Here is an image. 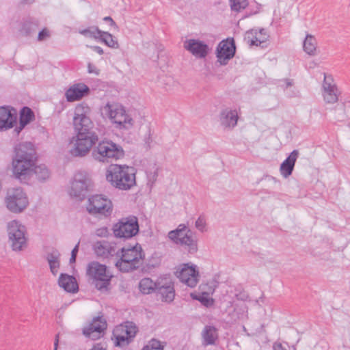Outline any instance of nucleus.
<instances>
[{
	"label": "nucleus",
	"mask_w": 350,
	"mask_h": 350,
	"mask_svg": "<svg viewBox=\"0 0 350 350\" xmlns=\"http://www.w3.org/2000/svg\"><path fill=\"white\" fill-rule=\"evenodd\" d=\"M90 107L81 103L75 108L72 124L76 132V141L70 150L72 156L83 157L86 156L92 147L98 141V136L94 131V124L90 115Z\"/></svg>",
	"instance_id": "obj_1"
},
{
	"label": "nucleus",
	"mask_w": 350,
	"mask_h": 350,
	"mask_svg": "<svg viewBox=\"0 0 350 350\" xmlns=\"http://www.w3.org/2000/svg\"><path fill=\"white\" fill-rule=\"evenodd\" d=\"M36 161V150L31 142H23L16 145L12 161L14 178L21 181L29 178Z\"/></svg>",
	"instance_id": "obj_2"
},
{
	"label": "nucleus",
	"mask_w": 350,
	"mask_h": 350,
	"mask_svg": "<svg viewBox=\"0 0 350 350\" xmlns=\"http://www.w3.org/2000/svg\"><path fill=\"white\" fill-rule=\"evenodd\" d=\"M136 170L126 165L111 164L106 172V179L120 190H129L136 184Z\"/></svg>",
	"instance_id": "obj_3"
},
{
	"label": "nucleus",
	"mask_w": 350,
	"mask_h": 350,
	"mask_svg": "<svg viewBox=\"0 0 350 350\" xmlns=\"http://www.w3.org/2000/svg\"><path fill=\"white\" fill-rule=\"evenodd\" d=\"M120 258L115 265L117 269L124 273L131 272L139 269L144 263V252L138 243L131 247H122L119 253Z\"/></svg>",
	"instance_id": "obj_4"
},
{
	"label": "nucleus",
	"mask_w": 350,
	"mask_h": 350,
	"mask_svg": "<svg viewBox=\"0 0 350 350\" xmlns=\"http://www.w3.org/2000/svg\"><path fill=\"white\" fill-rule=\"evenodd\" d=\"M92 157L98 162L109 163L124 157V151L121 146L110 140H103L92 150Z\"/></svg>",
	"instance_id": "obj_5"
},
{
	"label": "nucleus",
	"mask_w": 350,
	"mask_h": 350,
	"mask_svg": "<svg viewBox=\"0 0 350 350\" xmlns=\"http://www.w3.org/2000/svg\"><path fill=\"white\" fill-rule=\"evenodd\" d=\"M87 274L92 280L95 287L100 291H107L113 275L105 265L93 261L88 264Z\"/></svg>",
	"instance_id": "obj_6"
},
{
	"label": "nucleus",
	"mask_w": 350,
	"mask_h": 350,
	"mask_svg": "<svg viewBox=\"0 0 350 350\" xmlns=\"http://www.w3.org/2000/svg\"><path fill=\"white\" fill-rule=\"evenodd\" d=\"M103 110L111 122L116 124L117 129H128L133 126V119L121 105L115 103H107L103 107Z\"/></svg>",
	"instance_id": "obj_7"
},
{
	"label": "nucleus",
	"mask_w": 350,
	"mask_h": 350,
	"mask_svg": "<svg viewBox=\"0 0 350 350\" xmlns=\"http://www.w3.org/2000/svg\"><path fill=\"white\" fill-rule=\"evenodd\" d=\"M86 210L94 217H108L112 214L113 204L108 198L103 195H94L88 198Z\"/></svg>",
	"instance_id": "obj_8"
},
{
	"label": "nucleus",
	"mask_w": 350,
	"mask_h": 350,
	"mask_svg": "<svg viewBox=\"0 0 350 350\" xmlns=\"http://www.w3.org/2000/svg\"><path fill=\"white\" fill-rule=\"evenodd\" d=\"M9 242L14 251H21L27 247L26 228L19 221L12 220L8 224Z\"/></svg>",
	"instance_id": "obj_9"
},
{
	"label": "nucleus",
	"mask_w": 350,
	"mask_h": 350,
	"mask_svg": "<svg viewBox=\"0 0 350 350\" xmlns=\"http://www.w3.org/2000/svg\"><path fill=\"white\" fill-rule=\"evenodd\" d=\"M114 236L118 238L129 239L135 236L139 232L137 217L130 215L120 219L113 226Z\"/></svg>",
	"instance_id": "obj_10"
},
{
	"label": "nucleus",
	"mask_w": 350,
	"mask_h": 350,
	"mask_svg": "<svg viewBox=\"0 0 350 350\" xmlns=\"http://www.w3.org/2000/svg\"><path fill=\"white\" fill-rule=\"evenodd\" d=\"M7 208L12 213L23 211L29 204L28 198L21 187L10 189L5 198Z\"/></svg>",
	"instance_id": "obj_11"
},
{
	"label": "nucleus",
	"mask_w": 350,
	"mask_h": 350,
	"mask_svg": "<svg viewBox=\"0 0 350 350\" xmlns=\"http://www.w3.org/2000/svg\"><path fill=\"white\" fill-rule=\"evenodd\" d=\"M91 185L89 174L85 171H79L74 176L69 193L72 197L82 200L89 191Z\"/></svg>",
	"instance_id": "obj_12"
},
{
	"label": "nucleus",
	"mask_w": 350,
	"mask_h": 350,
	"mask_svg": "<svg viewBox=\"0 0 350 350\" xmlns=\"http://www.w3.org/2000/svg\"><path fill=\"white\" fill-rule=\"evenodd\" d=\"M180 281L189 287H195L199 282V271L196 265L183 264L176 271Z\"/></svg>",
	"instance_id": "obj_13"
},
{
	"label": "nucleus",
	"mask_w": 350,
	"mask_h": 350,
	"mask_svg": "<svg viewBox=\"0 0 350 350\" xmlns=\"http://www.w3.org/2000/svg\"><path fill=\"white\" fill-rule=\"evenodd\" d=\"M236 51V46L233 38L221 41L216 49V57L220 65H226L231 59Z\"/></svg>",
	"instance_id": "obj_14"
},
{
	"label": "nucleus",
	"mask_w": 350,
	"mask_h": 350,
	"mask_svg": "<svg viewBox=\"0 0 350 350\" xmlns=\"http://www.w3.org/2000/svg\"><path fill=\"white\" fill-rule=\"evenodd\" d=\"M340 92L332 75L324 73L322 85V96L327 104H334L338 100Z\"/></svg>",
	"instance_id": "obj_15"
},
{
	"label": "nucleus",
	"mask_w": 350,
	"mask_h": 350,
	"mask_svg": "<svg viewBox=\"0 0 350 350\" xmlns=\"http://www.w3.org/2000/svg\"><path fill=\"white\" fill-rule=\"evenodd\" d=\"M157 293L161 295L162 301L172 302L175 297L174 284L169 277L159 278L157 280Z\"/></svg>",
	"instance_id": "obj_16"
},
{
	"label": "nucleus",
	"mask_w": 350,
	"mask_h": 350,
	"mask_svg": "<svg viewBox=\"0 0 350 350\" xmlns=\"http://www.w3.org/2000/svg\"><path fill=\"white\" fill-rule=\"evenodd\" d=\"M184 48L198 58H204L208 53V46L196 39H189L184 42Z\"/></svg>",
	"instance_id": "obj_17"
},
{
	"label": "nucleus",
	"mask_w": 350,
	"mask_h": 350,
	"mask_svg": "<svg viewBox=\"0 0 350 350\" xmlns=\"http://www.w3.org/2000/svg\"><path fill=\"white\" fill-rule=\"evenodd\" d=\"M16 110L6 107H0V131L12 128L16 123Z\"/></svg>",
	"instance_id": "obj_18"
},
{
	"label": "nucleus",
	"mask_w": 350,
	"mask_h": 350,
	"mask_svg": "<svg viewBox=\"0 0 350 350\" xmlns=\"http://www.w3.org/2000/svg\"><path fill=\"white\" fill-rule=\"evenodd\" d=\"M220 124L225 129H234L238 122L239 115L236 109L225 108L219 113Z\"/></svg>",
	"instance_id": "obj_19"
},
{
	"label": "nucleus",
	"mask_w": 350,
	"mask_h": 350,
	"mask_svg": "<svg viewBox=\"0 0 350 350\" xmlns=\"http://www.w3.org/2000/svg\"><path fill=\"white\" fill-rule=\"evenodd\" d=\"M269 38V36L265 29L259 30L252 29L245 33V40L250 46L264 47Z\"/></svg>",
	"instance_id": "obj_20"
},
{
	"label": "nucleus",
	"mask_w": 350,
	"mask_h": 350,
	"mask_svg": "<svg viewBox=\"0 0 350 350\" xmlns=\"http://www.w3.org/2000/svg\"><path fill=\"white\" fill-rule=\"evenodd\" d=\"M90 88L83 83H78L71 85L65 92V97L68 102H75L81 100L88 95Z\"/></svg>",
	"instance_id": "obj_21"
},
{
	"label": "nucleus",
	"mask_w": 350,
	"mask_h": 350,
	"mask_svg": "<svg viewBox=\"0 0 350 350\" xmlns=\"http://www.w3.org/2000/svg\"><path fill=\"white\" fill-rule=\"evenodd\" d=\"M94 251L97 256L103 258H109L114 254L119 255V252H116V244L107 241L96 242L94 245Z\"/></svg>",
	"instance_id": "obj_22"
},
{
	"label": "nucleus",
	"mask_w": 350,
	"mask_h": 350,
	"mask_svg": "<svg viewBox=\"0 0 350 350\" xmlns=\"http://www.w3.org/2000/svg\"><path fill=\"white\" fill-rule=\"evenodd\" d=\"M299 152L294 150L289 156L282 163L280 171L281 175L284 178H288L292 174L296 160L298 157Z\"/></svg>",
	"instance_id": "obj_23"
},
{
	"label": "nucleus",
	"mask_w": 350,
	"mask_h": 350,
	"mask_svg": "<svg viewBox=\"0 0 350 350\" xmlns=\"http://www.w3.org/2000/svg\"><path fill=\"white\" fill-rule=\"evenodd\" d=\"M176 244L184 247L189 252L192 254L198 250L197 240L191 230H188L187 234H185L181 240L179 239Z\"/></svg>",
	"instance_id": "obj_24"
},
{
	"label": "nucleus",
	"mask_w": 350,
	"mask_h": 350,
	"mask_svg": "<svg viewBox=\"0 0 350 350\" xmlns=\"http://www.w3.org/2000/svg\"><path fill=\"white\" fill-rule=\"evenodd\" d=\"M58 284L66 291L69 293H75L78 291V284L76 279L66 273H62L58 279Z\"/></svg>",
	"instance_id": "obj_25"
},
{
	"label": "nucleus",
	"mask_w": 350,
	"mask_h": 350,
	"mask_svg": "<svg viewBox=\"0 0 350 350\" xmlns=\"http://www.w3.org/2000/svg\"><path fill=\"white\" fill-rule=\"evenodd\" d=\"M202 344L214 345L218 338L217 329L212 325H206L202 332Z\"/></svg>",
	"instance_id": "obj_26"
},
{
	"label": "nucleus",
	"mask_w": 350,
	"mask_h": 350,
	"mask_svg": "<svg viewBox=\"0 0 350 350\" xmlns=\"http://www.w3.org/2000/svg\"><path fill=\"white\" fill-rule=\"evenodd\" d=\"M46 259L49 263L50 271L53 275H57L60 267V254L58 251L48 253Z\"/></svg>",
	"instance_id": "obj_27"
},
{
	"label": "nucleus",
	"mask_w": 350,
	"mask_h": 350,
	"mask_svg": "<svg viewBox=\"0 0 350 350\" xmlns=\"http://www.w3.org/2000/svg\"><path fill=\"white\" fill-rule=\"evenodd\" d=\"M33 117V113L32 111L27 107H23L20 115V126L19 127H16L14 129V131L16 133L17 135L23 129V128L28 123H29L31 121Z\"/></svg>",
	"instance_id": "obj_28"
},
{
	"label": "nucleus",
	"mask_w": 350,
	"mask_h": 350,
	"mask_svg": "<svg viewBox=\"0 0 350 350\" xmlns=\"http://www.w3.org/2000/svg\"><path fill=\"white\" fill-rule=\"evenodd\" d=\"M157 280L154 282L149 278H142L139 283V291L143 294H150L157 291Z\"/></svg>",
	"instance_id": "obj_29"
},
{
	"label": "nucleus",
	"mask_w": 350,
	"mask_h": 350,
	"mask_svg": "<svg viewBox=\"0 0 350 350\" xmlns=\"http://www.w3.org/2000/svg\"><path fill=\"white\" fill-rule=\"evenodd\" d=\"M190 230L185 224H179L176 229L171 230L168 232V238L174 243L178 240H181L185 234H187V230Z\"/></svg>",
	"instance_id": "obj_30"
},
{
	"label": "nucleus",
	"mask_w": 350,
	"mask_h": 350,
	"mask_svg": "<svg viewBox=\"0 0 350 350\" xmlns=\"http://www.w3.org/2000/svg\"><path fill=\"white\" fill-rule=\"evenodd\" d=\"M317 48V41L316 38L310 34H307L303 43L304 51L310 55H315Z\"/></svg>",
	"instance_id": "obj_31"
},
{
	"label": "nucleus",
	"mask_w": 350,
	"mask_h": 350,
	"mask_svg": "<svg viewBox=\"0 0 350 350\" xmlns=\"http://www.w3.org/2000/svg\"><path fill=\"white\" fill-rule=\"evenodd\" d=\"M35 174L40 181H44L50 176V172L44 165H36L35 164L31 171V175Z\"/></svg>",
	"instance_id": "obj_32"
},
{
	"label": "nucleus",
	"mask_w": 350,
	"mask_h": 350,
	"mask_svg": "<svg viewBox=\"0 0 350 350\" xmlns=\"http://www.w3.org/2000/svg\"><path fill=\"white\" fill-rule=\"evenodd\" d=\"M101 30L96 26H91L86 29H79V33L85 38L98 40L100 37Z\"/></svg>",
	"instance_id": "obj_33"
},
{
	"label": "nucleus",
	"mask_w": 350,
	"mask_h": 350,
	"mask_svg": "<svg viewBox=\"0 0 350 350\" xmlns=\"http://www.w3.org/2000/svg\"><path fill=\"white\" fill-rule=\"evenodd\" d=\"M83 333L86 337L92 340L98 339L103 334V332L100 330L98 327H94L91 323L83 329Z\"/></svg>",
	"instance_id": "obj_34"
},
{
	"label": "nucleus",
	"mask_w": 350,
	"mask_h": 350,
	"mask_svg": "<svg viewBox=\"0 0 350 350\" xmlns=\"http://www.w3.org/2000/svg\"><path fill=\"white\" fill-rule=\"evenodd\" d=\"M98 40L100 42L105 43L107 46L109 47L113 48V49H118L119 48V44L113 36L107 31H101L100 37L99 38Z\"/></svg>",
	"instance_id": "obj_35"
},
{
	"label": "nucleus",
	"mask_w": 350,
	"mask_h": 350,
	"mask_svg": "<svg viewBox=\"0 0 350 350\" xmlns=\"http://www.w3.org/2000/svg\"><path fill=\"white\" fill-rule=\"evenodd\" d=\"M120 330H122V328H115L113 331V336L115 339L114 343L116 346L124 347L130 342L131 339L133 337H130L129 336H120L119 334Z\"/></svg>",
	"instance_id": "obj_36"
},
{
	"label": "nucleus",
	"mask_w": 350,
	"mask_h": 350,
	"mask_svg": "<svg viewBox=\"0 0 350 350\" xmlns=\"http://www.w3.org/2000/svg\"><path fill=\"white\" fill-rule=\"evenodd\" d=\"M232 316L234 321H243L247 319L248 318L247 306L245 304L237 305L234 308Z\"/></svg>",
	"instance_id": "obj_37"
},
{
	"label": "nucleus",
	"mask_w": 350,
	"mask_h": 350,
	"mask_svg": "<svg viewBox=\"0 0 350 350\" xmlns=\"http://www.w3.org/2000/svg\"><path fill=\"white\" fill-rule=\"evenodd\" d=\"M38 27V23L37 21H27L22 24V27L20 31L22 34L29 36L36 32Z\"/></svg>",
	"instance_id": "obj_38"
},
{
	"label": "nucleus",
	"mask_w": 350,
	"mask_h": 350,
	"mask_svg": "<svg viewBox=\"0 0 350 350\" xmlns=\"http://www.w3.org/2000/svg\"><path fill=\"white\" fill-rule=\"evenodd\" d=\"M116 328H122V330H120L119 334L120 336H129L130 337H134L137 333V327L135 326H128L120 325Z\"/></svg>",
	"instance_id": "obj_39"
},
{
	"label": "nucleus",
	"mask_w": 350,
	"mask_h": 350,
	"mask_svg": "<svg viewBox=\"0 0 350 350\" xmlns=\"http://www.w3.org/2000/svg\"><path fill=\"white\" fill-rule=\"evenodd\" d=\"M231 9L234 11L239 12L245 9L247 5V0H230Z\"/></svg>",
	"instance_id": "obj_40"
},
{
	"label": "nucleus",
	"mask_w": 350,
	"mask_h": 350,
	"mask_svg": "<svg viewBox=\"0 0 350 350\" xmlns=\"http://www.w3.org/2000/svg\"><path fill=\"white\" fill-rule=\"evenodd\" d=\"M196 228L200 232L206 231V219L204 215H200L195 223Z\"/></svg>",
	"instance_id": "obj_41"
},
{
	"label": "nucleus",
	"mask_w": 350,
	"mask_h": 350,
	"mask_svg": "<svg viewBox=\"0 0 350 350\" xmlns=\"http://www.w3.org/2000/svg\"><path fill=\"white\" fill-rule=\"evenodd\" d=\"M90 323L94 327H98L100 328V330L103 332H104V330L107 328L106 321L102 317H98L93 319L92 321Z\"/></svg>",
	"instance_id": "obj_42"
},
{
	"label": "nucleus",
	"mask_w": 350,
	"mask_h": 350,
	"mask_svg": "<svg viewBox=\"0 0 350 350\" xmlns=\"http://www.w3.org/2000/svg\"><path fill=\"white\" fill-rule=\"evenodd\" d=\"M142 350H163V347L160 341L156 339H152L148 345L145 346Z\"/></svg>",
	"instance_id": "obj_43"
},
{
	"label": "nucleus",
	"mask_w": 350,
	"mask_h": 350,
	"mask_svg": "<svg viewBox=\"0 0 350 350\" xmlns=\"http://www.w3.org/2000/svg\"><path fill=\"white\" fill-rule=\"evenodd\" d=\"M95 234L100 237H106L109 235V232L107 227H101L96 229Z\"/></svg>",
	"instance_id": "obj_44"
},
{
	"label": "nucleus",
	"mask_w": 350,
	"mask_h": 350,
	"mask_svg": "<svg viewBox=\"0 0 350 350\" xmlns=\"http://www.w3.org/2000/svg\"><path fill=\"white\" fill-rule=\"evenodd\" d=\"M49 31L46 29H43L38 33V40L39 41H42L46 40L49 37Z\"/></svg>",
	"instance_id": "obj_45"
},
{
	"label": "nucleus",
	"mask_w": 350,
	"mask_h": 350,
	"mask_svg": "<svg viewBox=\"0 0 350 350\" xmlns=\"http://www.w3.org/2000/svg\"><path fill=\"white\" fill-rule=\"evenodd\" d=\"M196 299L199 300L202 304L206 306H208L211 304L212 301L207 297V295H202L199 297H196Z\"/></svg>",
	"instance_id": "obj_46"
},
{
	"label": "nucleus",
	"mask_w": 350,
	"mask_h": 350,
	"mask_svg": "<svg viewBox=\"0 0 350 350\" xmlns=\"http://www.w3.org/2000/svg\"><path fill=\"white\" fill-rule=\"evenodd\" d=\"M88 72L98 75L99 74L98 69L92 64L89 63L88 65Z\"/></svg>",
	"instance_id": "obj_47"
},
{
	"label": "nucleus",
	"mask_w": 350,
	"mask_h": 350,
	"mask_svg": "<svg viewBox=\"0 0 350 350\" xmlns=\"http://www.w3.org/2000/svg\"><path fill=\"white\" fill-rule=\"evenodd\" d=\"M87 46L90 47L94 51H95L96 53H98L99 55H103L104 53L103 49L100 46H88V45H87Z\"/></svg>",
	"instance_id": "obj_48"
},
{
	"label": "nucleus",
	"mask_w": 350,
	"mask_h": 350,
	"mask_svg": "<svg viewBox=\"0 0 350 350\" xmlns=\"http://www.w3.org/2000/svg\"><path fill=\"white\" fill-rule=\"evenodd\" d=\"M103 21L105 22H109L111 26L114 27L116 29L118 28L117 25L116 24V23L114 22V21L112 19V18L111 16L104 17Z\"/></svg>",
	"instance_id": "obj_49"
},
{
	"label": "nucleus",
	"mask_w": 350,
	"mask_h": 350,
	"mask_svg": "<svg viewBox=\"0 0 350 350\" xmlns=\"http://www.w3.org/2000/svg\"><path fill=\"white\" fill-rule=\"evenodd\" d=\"M274 350H286L280 342H275L273 345Z\"/></svg>",
	"instance_id": "obj_50"
},
{
	"label": "nucleus",
	"mask_w": 350,
	"mask_h": 350,
	"mask_svg": "<svg viewBox=\"0 0 350 350\" xmlns=\"http://www.w3.org/2000/svg\"><path fill=\"white\" fill-rule=\"evenodd\" d=\"M90 350H106L100 344H96Z\"/></svg>",
	"instance_id": "obj_51"
},
{
	"label": "nucleus",
	"mask_w": 350,
	"mask_h": 350,
	"mask_svg": "<svg viewBox=\"0 0 350 350\" xmlns=\"http://www.w3.org/2000/svg\"><path fill=\"white\" fill-rule=\"evenodd\" d=\"M79 243L75 245V247L72 249L71 255L77 256V252L79 251Z\"/></svg>",
	"instance_id": "obj_52"
},
{
	"label": "nucleus",
	"mask_w": 350,
	"mask_h": 350,
	"mask_svg": "<svg viewBox=\"0 0 350 350\" xmlns=\"http://www.w3.org/2000/svg\"><path fill=\"white\" fill-rule=\"evenodd\" d=\"M58 342H59V340H58V336H57L55 342H54V350H57Z\"/></svg>",
	"instance_id": "obj_53"
},
{
	"label": "nucleus",
	"mask_w": 350,
	"mask_h": 350,
	"mask_svg": "<svg viewBox=\"0 0 350 350\" xmlns=\"http://www.w3.org/2000/svg\"><path fill=\"white\" fill-rule=\"evenodd\" d=\"M76 256H77L71 255V257L70 258V263H73L76 261Z\"/></svg>",
	"instance_id": "obj_54"
},
{
	"label": "nucleus",
	"mask_w": 350,
	"mask_h": 350,
	"mask_svg": "<svg viewBox=\"0 0 350 350\" xmlns=\"http://www.w3.org/2000/svg\"><path fill=\"white\" fill-rule=\"evenodd\" d=\"M34 0H23V2L25 3H31Z\"/></svg>",
	"instance_id": "obj_55"
}]
</instances>
